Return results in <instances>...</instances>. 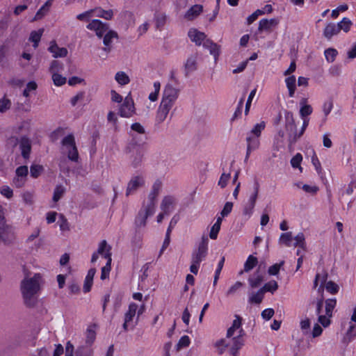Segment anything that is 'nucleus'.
Returning a JSON list of instances; mask_svg holds the SVG:
<instances>
[{"instance_id":"obj_1","label":"nucleus","mask_w":356,"mask_h":356,"mask_svg":"<svg viewBox=\"0 0 356 356\" xmlns=\"http://www.w3.org/2000/svg\"><path fill=\"white\" fill-rule=\"evenodd\" d=\"M42 276L35 273L33 277H25L20 283L23 303L28 308H34L38 303V294L41 289Z\"/></svg>"},{"instance_id":"obj_2","label":"nucleus","mask_w":356,"mask_h":356,"mask_svg":"<svg viewBox=\"0 0 356 356\" xmlns=\"http://www.w3.org/2000/svg\"><path fill=\"white\" fill-rule=\"evenodd\" d=\"M265 126L264 122L257 124L250 131V134H253L254 136H249L247 137L248 146L245 161L248 159L251 152L259 147V140L258 138L260 136L261 131L265 129Z\"/></svg>"},{"instance_id":"obj_3","label":"nucleus","mask_w":356,"mask_h":356,"mask_svg":"<svg viewBox=\"0 0 356 356\" xmlns=\"http://www.w3.org/2000/svg\"><path fill=\"white\" fill-rule=\"evenodd\" d=\"M285 129L288 134L289 145L294 144L298 139L296 125L292 112L285 111Z\"/></svg>"},{"instance_id":"obj_4","label":"nucleus","mask_w":356,"mask_h":356,"mask_svg":"<svg viewBox=\"0 0 356 356\" xmlns=\"http://www.w3.org/2000/svg\"><path fill=\"white\" fill-rule=\"evenodd\" d=\"M62 145L67 151V157L72 161H77L79 153L75 143V139L72 134H69L62 140Z\"/></svg>"},{"instance_id":"obj_5","label":"nucleus","mask_w":356,"mask_h":356,"mask_svg":"<svg viewBox=\"0 0 356 356\" xmlns=\"http://www.w3.org/2000/svg\"><path fill=\"white\" fill-rule=\"evenodd\" d=\"M207 245L208 238L207 236H203L197 249L194 250L192 254L191 261L200 264L204 259L207 254Z\"/></svg>"},{"instance_id":"obj_6","label":"nucleus","mask_w":356,"mask_h":356,"mask_svg":"<svg viewBox=\"0 0 356 356\" xmlns=\"http://www.w3.org/2000/svg\"><path fill=\"white\" fill-rule=\"evenodd\" d=\"M179 96V90L170 84H167L164 88L161 103L173 106Z\"/></svg>"},{"instance_id":"obj_7","label":"nucleus","mask_w":356,"mask_h":356,"mask_svg":"<svg viewBox=\"0 0 356 356\" xmlns=\"http://www.w3.org/2000/svg\"><path fill=\"white\" fill-rule=\"evenodd\" d=\"M259 184L258 182L255 183L254 191L250 195L248 202L245 204L243 210V213L245 216H250L253 212L257 199L259 193Z\"/></svg>"},{"instance_id":"obj_8","label":"nucleus","mask_w":356,"mask_h":356,"mask_svg":"<svg viewBox=\"0 0 356 356\" xmlns=\"http://www.w3.org/2000/svg\"><path fill=\"white\" fill-rule=\"evenodd\" d=\"M28 174L29 170L26 165L18 167L15 170V177L13 179V184L17 188L23 186L26 181Z\"/></svg>"},{"instance_id":"obj_9","label":"nucleus","mask_w":356,"mask_h":356,"mask_svg":"<svg viewBox=\"0 0 356 356\" xmlns=\"http://www.w3.org/2000/svg\"><path fill=\"white\" fill-rule=\"evenodd\" d=\"M87 29L95 31L96 35L101 38L108 31V26L99 19H93L87 25Z\"/></svg>"},{"instance_id":"obj_10","label":"nucleus","mask_w":356,"mask_h":356,"mask_svg":"<svg viewBox=\"0 0 356 356\" xmlns=\"http://www.w3.org/2000/svg\"><path fill=\"white\" fill-rule=\"evenodd\" d=\"M135 113L134 102L131 99L125 98L124 103L121 105L119 114L121 117L130 118Z\"/></svg>"},{"instance_id":"obj_11","label":"nucleus","mask_w":356,"mask_h":356,"mask_svg":"<svg viewBox=\"0 0 356 356\" xmlns=\"http://www.w3.org/2000/svg\"><path fill=\"white\" fill-rule=\"evenodd\" d=\"M244 334V330L243 329H240L238 334L232 339V343L230 345V353L233 356H236L238 350L243 346V337Z\"/></svg>"},{"instance_id":"obj_12","label":"nucleus","mask_w":356,"mask_h":356,"mask_svg":"<svg viewBox=\"0 0 356 356\" xmlns=\"http://www.w3.org/2000/svg\"><path fill=\"white\" fill-rule=\"evenodd\" d=\"M145 184V181L143 177L136 176L133 177L128 183L126 195L129 196L132 193H134L137 189L143 186Z\"/></svg>"},{"instance_id":"obj_13","label":"nucleus","mask_w":356,"mask_h":356,"mask_svg":"<svg viewBox=\"0 0 356 356\" xmlns=\"http://www.w3.org/2000/svg\"><path fill=\"white\" fill-rule=\"evenodd\" d=\"M0 237L4 245H10L14 242L15 236L11 227L8 226L0 229Z\"/></svg>"},{"instance_id":"obj_14","label":"nucleus","mask_w":356,"mask_h":356,"mask_svg":"<svg viewBox=\"0 0 356 356\" xmlns=\"http://www.w3.org/2000/svg\"><path fill=\"white\" fill-rule=\"evenodd\" d=\"M138 305L136 303H131L129 306L128 311L124 314V322L122 325L124 331L128 330L129 323L133 321V318L136 314Z\"/></svg>"},{"instance_id":"obj_15","label":"nucleus","mask_w":356,"mask_h":356,"mask_svg":"<svg viewBox=\"0 0 356 356\" xmlns=\"http://www.w3.org/2000/svg\"><path fill=\"white\" fill-rule=\"evenodd\" d=\"M172 108V106L161 102L156 112V121L158 123H161L164 122V120L167 118L169 112Z\"/></svg>"},{"instance_id":"obj_16","label":"nucleus","mask_w":356,"mask_h":356,"mask_svg":"<svg viewBox=\"0 0 356 356\" xmlns=\"http://www.w3.org/2000/svg\"><path fill=\"white\" fill-rule=\"evenodd\" d=\"M186 76L197 69V54L191 55L184 64Z\"/></svg>"},{"instance_id":"obj_17","label":"nucleus","mask_w":356,"mask_h":356,"mask_svg":"<svg viewBox=\"0 0 356 356\" xmlns=\"http://www.w3.org/2000/svg\"><path fill=\"white\" fill-rule=\"evenodd\" d=\"M19 148L22 157L25 159H29L31 151V140L25 136L22 137L19 140Z\"/></svg>"},{"instance_id":"obj_18","label":"nucleus","mask_w":356,"mask_h":356,"mask_svg":"<svg viewBox=\"0 0 356 356\" xmlns=\"http://www.w3.org/2000/svg\"><path fill=\"white\" fill-rule=\"evenodd\" d=\"M279 24V20L276 18L268 19H263L259 22L258 30L259 31H271L273 28L277 26Z\"/></svg>"},{"instance_id":"obj_19","label":"nucleus","mask_w":356,"mask_h":356,"mask_svg":"<svg viewBox=\"0 0 356 356\" xmlns=\"http://www.w3.org/2000/svg\"><path fill=\"white\" fill-rule=\"evenodd\" d=\"M202 44L205 49L209 50L210 54L214 56L216 62L220 55V47L210 39L205 40Z\"/></svg>"},{"instance_id":"obj_20","label":"nucleus","mask_w":356,"mask_h":356,"mask_svg":"<svg viewBox=\"0 0 356 356\" xmlns=\"http://www.w3.org/2000/svg\"><path fill=\"white\" fill-rule=\"evenodd\" d=\"M48 50L53 54L54 58H64L67 55V49L65 47H59L55 41H51Z\"/></svg>"},{"instance_id":"obj_21","label":"nucleus","mask_w":356,"mask_h":356,"mask_svg":"<svg viewBox=\"0 0 356 356\" xmlns=\"http://www.w3.org/2000/svg\"><path fill=\"white\" fill-rule=\"evenodd\" d=\"M118 33L114 31H107L104 33L103 43L104 44V47L103 48V50L106 51L107 54L109 53L111 50V43L112 40L113 38H118Z\"/></svg>"},{"instance_id":"obj_22","label":"nucleus","mask_w":356,"mask_h":356,"mask_svg":"<svg viewBox=\"0 0 356 356\" xmlns=\"http://www.w3.org/2000/svg\"><path fill=\"white\" fill-rule=\"evenodd\" d=\"M203 10V6L200 4H195L191 7L185 13L184 18L187 20H193L196 18Z\"/></svg>"},{"instance_id":"obj_23","label":"nucleus","mask_w":356,"mask_h":356,"mask_svg":"<svg viewBox=\"0 0 356 356\" xmlns=\"http://www.w3.org/2000/svg\"><path fill=\"white\" fill-rule=\"evenodd\" d=\"M188 35L190 39L198 46L201 45L207 37L204 33L200 32L197 29H191Z\"/></svg>"},{"instance_id":"obj_24","label":"nucleus","mask_w":356,"mask_h":356,"mask_svg":"<svg viewBox=\"0 0 356 356\" xmlns=\"http://www.w3.org/2000/svg\"><path fill=\"white\" fill-rule=\"evenodd\" d=\"M174 201L175 199L172 196H165L163 197L161 204V209L165 215H168L170 213Z\"/></svg>"},{"instance_id":"obj_25","label":"nucleus","mask_w":356,"mask_h":356,"mask_svg":"<svg viewBox=\"0 0 356 356\" xmlns=\"http://www.w3.org/2000/svg\"><path fill=\"white\" fill-rule=\"evenodd\" d=\"M339 33V28L337 24L329 23L325 28L323 31L324 36L330 39L333 35H335Z\"/></svg>"},{"instance_id":"obj_26","label":"nucleus","mask_w":356,"mask_h":356,"mask_svg":"<svg viewBox=\"0 0 356 356\" xmlns=\"http://www.w3.org/2000/svg\"><path fill=\"white\" fill-rule=\"evenodd\" d=\"M156 199H152L148 197L147 201L146 202H144L141 211L147 215L152 216L154 213Z\"/></svg>"},{"instance_id":"obj_27","label":"nucleus","mask_w":356,"mask_h":356,"mask_svg":"<svg viewBox=\"0 0 356 356\" xmlns=\"http://www.w3.org/2000/svg\"><path fill=\"white\" fill-rule=\"evenodd\" d=\"M92 10L95 13L96 17H102L106 20H110L113 17V11L111 9L105 10L101 8H96L95 9Z\"/></svg>"},{"instance_id":"obj_28","label":"nucleus","mask_w":356,"mask_h":356,"mask_svg":"<svg viewBox=\"0 0 356 356\" xmlns=\"http://www.w3.org/2000/svg\"><path fill=\"white\" fill-rule=\"evenodd\" d=\"M235 317L236 318L234 320L232 325L227 330V337L228 338L232 337L236 330L241 329V317L238 315H236Z\"/></svg>"},{"instance_id":"obj_29","label":"nucleus","mask_w":356,"mask_h":356,"mask_svg":"<svg viewBox=\"0 0 356 356\" xmlns=\"http://www.w3.org/2000/svg\"><path fill=\"white\" fill-rule=\"evenodd\" d=\"M111 247L108 245L107 242L104 240L102 241L99 245L97 250L98 254H102L104 258L107 259V254H109L110 257H111Z\"/></svg>"},{"instance_id":"obj_30","label":"nucleus","mask_w":356,"mask_h":356,"mask_svg":"<svg viewBox=\"0 0 356 356\" xmlns=\"http://www.w3.org/2000/svg\"><path fill=\"white\" fill-rule=\"evenodd\" d=\"M296 79L295 76H293V75L289 76L285 80L287 88L289 89V95L291 97H293L295 91H296Z\"/></svg>"},{"instance_id":"obj_31","label":"nucleus","mask_w":356,"mask_h":356,"mask_svg":"<svg viewBox=\"0 0 356 356\" xmlns=\"http://www.w3.org/2000/svg\"><path fill=\"white\" fill-rule=\"evenodd\" d=\"M264 293L261 289H260L256 293H252L249 297V302L250 303L260 304L264 299Z\"/></svg>"},{"instance_id":"obj_32","label":"nucleus","mask_w":356,"mask_h":356,"mask_svg":"<svg viewBox=\"0 0 356 356\" xmlns=\"http://www.w3.org/2000/svg\"><path fill=\"white\" fill-rule=\"evenodd\" d=\"M131 131L136 132L137 134L142 136L141 138H139L140 141H143L146 139V131L145 128L138 122H135L131 126Z\"/></svg>"},{"instance_id":"obj_33","label":"nucleus","mask_w":356,"mask_h":356,"mask_svg":"<svg viewBox=\"0 0 356 356\" xmlns=\"http://www.w3.org/2000/svg\"><path fill=\"white\" fill-rule=\"evenodd\" d=\"M264 280V277L258 272L255 273L253 277H250L248 279L250 286L253 289L258 287Z\"/></svg>"},{"instance_id":"obj_34","label":"nucleus","mask_w":356,"mask_h":356,"mask_svg":"<svg viewBox=\"0 0 356 356\" xmlns=\"http://www.w3.org/2000/svg\"><path fill=\"white\" fill-rule=\"evenodd\" d=\"M257 263H258L257 258L254 257L253 255H250L248 257V259L244 264V271L249 272L254 266H257Z\"/></svg>"},{"instance_id":"obj_35","label":"nucleus","mask_w":356,"mask_h":356,"mask_svg":"<svg viewBox=\"0 0 356 356\" xmlns=\"http://www.w3.org/2000/svg\"><path fill=\"white\" fill-rule=\"evenodd\" d=\"M337 304L336 299H327L325 300V314L328 318L332 316V311Z\"/></svg>"},{"instance_id":"obj_36","label":"nucleus","mask_w":356,"mask_h":356,"mask_svg":"<svg viewBox=\"0 0 356 356\" xmlns=\"http://www.w3.org/2000/svg\"><path fill=\"white\" fill-rule=\"evenodd\" d=\"M106 257H107V263H106V266L102 268V273H101V279L102 280H105L107 277H108L109 273H110L111 268V261H112L111 257H110L109 254H107Z\"/></svg>"},{"instance_id":"obj_37","label":"nucleus","mask_w":356,"mask_h":356,"mask_svg":"<svg viewBox=\"0 0 356 356\" xmlns=\"http://www.w3.org/2000/svg\"><path fill=\"white\" fill-rule=\"evenodd\" d=\"M115 79L116 81L120 85H126L128 84L130 81V79L128 75L124 72H118L116 73Z\"/></svg>"},{"instance_id":"obj_38","label":"nucleus","mask_w":356,"mask_h":356,"mask_svg":"<svg viewBox=\"0 0 356 356\" xmlns=\"http://www.w3.org/2000/svg\"><path fill=\"white\" fill-rule=\"evenodd\" d=\"M95 325L89 326L86 331V343L91 345L95 339L96 333L94 330Z\"/></svg>"},{"instance_id":"obj_39","label":"nucleus","mask_w":356,"mask_h":356,"mask_svg":"<svg viewBox=\"0 0 356 356\" xmlns=\"http://www.w3.org/2000/svg\"><path fill=\"white\" fill-rule=\"evenodd\" d=\"M65 191V188L62 185L56 186L54 192L53 200L56 202H58L63 197Z\"/></svg>"},{"instance_id":"obj_40","label":"nucleus","mask_w":356,"mask_h":356,"mask_svg":"<svg viewBox=\"0 0 356 356\" xmlns=\"http://www.w3.org/2000/svg\"><path fill=\"white\" fill-rule=\"evenodd\" d=\"M293 240V236L291 232H286L281 234L280 237V243H284L286 246H290L291 243Z\"/></svg>"},{"instance_id":"obj_41","label":"nucleus","mask_w":356,"mask_h":356,"mask_svg":"<svg viewBox=\"0 0 356 356\" xmlns=\"http://www.w3.org/2000/svg\"><path fill=\"white\" fill-rule=\"evenodd\" d=\"M149 216H150L145 213L144 211H140L136 220V225L138 226L145 227L146 225L147 219Z\"/></svg>"},{"instance_id":"obj_42","label":"nucleus","mask_w":356,"mask_h":356,"mask_svg":"<svg viewBox=\"0 0 356 356\" xmlns=\"http://www.w3.org/2000/svg\"><path fill=\"white\" fill-rule=\"evenodd\" d=\"M44 168L42 165L38 164H33L30 168L31 176L33 178H37L41 174Z\"/></svg>"},{"instance_id":"obj_43","label":"nucleus","mask_w":356,"mask_h":356,"mask_svg":"<svg viewBox=\"0 0 356 356\" xmlns=\"http://www.w3.org/2000/svg\"><path fill=\"white\" fill-rule=\"evenodd\" d=\"M278 288V284L276 281H270L266 284H264V286L261 288V290H263L264 293H265L267 291L270 292H274L276 291Z\"/></svg>"},{"instance_id":"obj_44","label":"nucleus","mask_w":356,"mask_h":356,"mask_svg":"<svg viewBox=\"0 0 356 356\" xmlns=\"http://www.w3.org/2000/svg\"><path fill=\"white\" fill-rule=\"evenodd\" d=\"M351 25V21L346 17H344L339 23L337 24V26H339V31L343 30L345 32H348L349 31Z\"/></svg>"},{"instance_id":"obj_45","label":"nucleus","mask_w":356,"mask_h":356,"mask_svg":"<svg viewBox=\"0 0 356 356\" xmlns=\"http://www.w3.org/2000/svg\"><path fill=\"white\" fill-rule=\"evenodd\" d=\"M52 79L54 83L58 86H60L65 84L66 82V78L58 74L57 72H54V74H52Z\"/></svg>"},{"instance_id":"obj_46","label":"nucleus","mask_w":356,"mask_h":356,"mask_svg":"<svg viewBox=\"0 0 356 356\" xmlns=\"http://www.w3.org/2000/svg\"><path fill=\"white\" fill-rule=\"evenodd\" d=\"M302 160V156L301 154H296L291 160V164L293 168H298L300 170H302V168L300 167V163Z\"/></svg>"},{"instance_id":"obj_47","label":"nucleus","mask_w":356,"mask_h":356,"mask_svg":"<svg viewBox=\"0 0 356 356\" xmlns=\"http://www.w3.org/2000/svg\"><path fill=\"white\" fill-rule=\"evenodd\" d=\"M337 55V51L334 49L330 48L325 51V56L327 60L332 63Z\"/></svg>"},{"instance_id":"obj_48","label":"nucleus","mask_w":356,"mask_h":356,"mask_svg":"<svg viewBox=\"0 0 356 356\" xmlns=\"http://www.w3.org/2000/svg\"><path fill=\"white\" fill-rule=\"evenodd\" d=\"M161 187V184L159 181H156L153 186L152 190L151 193L149 194L148 197H151L152 199H156V197L158 196L160 189Z\"/></svg>"},{"instance_id":"obj_49","label":"nucleus","mask_w":356,"mask_h":356,"mask_svg":"<svg viewBox=\"0 0 356 356\" xmlns=\"http://www.w3.org/2000/svg\"><path fill=\"white\" fill-rule=\"evenodd\" d=\"M161 84L156 81L154 83V92H151L149 95V99L152 102H154L157 99L158 95L160 91Z\"/></svg>"},{"instance_id":"obj_50","label":"nucleus","mask_w":356,"mask_h":356,"mask_svg":"<svg viewBox=\"0 0 356 356\" xmlns=\"http://www.w3.org/2000/svg\"><path fill=\"white\" fill-rule=\"evenodd\" d=\"M60 228L62 231H68L70 229L69 224L67 218L64 216L63 214L59 215V220H58Z\"/></svg>"},{"instance_id":"obj_51","label":"nucleus","mask_w":356,"mask_h":356,"mask_svg":"<svg viewBox=\"0 0 356 356\" xmlns=\"http://www.w3.org/2000/svg\"><path fill=\"white\" fill-rule=\"evenodd\" d=\"M43 33V29H39L38 31H33L31 33L29 40L33 42H39L41 38V36Z\"/></svg>"},{"instance_id":"obj_52","label":"nucleus","mask_w":356,"mask_h":356,"mask_svg":"<svg viewBox=\"0 0 356 356\" xmlns=\"http://www.w3.org/2000/svg\"><path fill=\"white\" fill-rule=\"evenodd\" d=\"M11 102L9 99L3 98L0 99V112L4 113L10 108Z\"/></svg>"},{"instance_id":"obj_53","label":"nucleus","mask_w":356,"mask_h":356,"mask_svg":"<svg viewBox=\"0 0 356 356\" xmlns=\"http://www.w3.org/2000/svg\"><path fill=\"white\" fill-rule=\"evenodd\" d=\"M296 243H294L295 246H299L300 248L304 249L305 246V236L302 233H299L295 238Z\"/></svg>"},{"instance_id":"obj_54","label":"nucleus","mask_w":356,"mask_h":356,"mask_svg":"<svg viewBox=\"0 0 356 356\" xmlns=\"http://www.w3.org/2000/svg\"><path fill=\"white\" fill-rule=\"evenodd\" d=\"M94 13L93 10H88L83 13H81L76 16V18L80 21L88 22Z\"/></svg>"},{"instance_id":"obj_55","label":"nucleus","mask_w":356,"mask_h":356,"mask_svg":"<svg viewBox=\"0 0 356 356\" xmlns=\"http://www.w3.org/2000/svg\"><path fill=\"white\" fill-rule=\"evenodd\" d=\"M190 344V339L188 336H183L179 341L177 344V350H180L181 348L187 347Z\"/></svg>"},{"instance_id":"obj_56","label":"nucleus","mask_w":356,"mask_h":356,"mask_svg":"<svg viewBox=\"0 0 356 356\" xmlns=\"http://www.w3.org/2000/svg\"><path fill=\"white\" fill-rule=\"evenodd\" d=\"M284 264V261H282L280 264H275L271 266L268 268V273L272 275H276L277 274H278L281 266H283Z\"/></svg>"},{"instance_id":"obj_57","label":"nucleus","mask_w":356,"mask_h":356,"mask_svg":"<svg viewBox=\"0 0 356 356\" xmlns=\"http://www.w3.org/2000/svg\"><path fill=\"white\" fill-rule=\"evenodd\" d=\"M37 88V84L35 81H30L27 83L26 88L23 91V95L26 97L29 96V92L31 90H35Z\"/></svg>"},{"instance_id":"obj_58","label":"nucleus","mask_w":356,"mask_h":356,"mask_svg":"<svg viewBox=\"0 0 356 356\" xmlns=\"http://www.w3.org/2000/svg\"><path fill=\"white\" fill-rule=\"evenodd\" d=\"M325 288L327 291L332 294L337 293L339 290V286L332 281L327 282Z\"/></svg>"},{"instance_id":"obj_59","label":"nucleus","mask_w":356,"mask_h":356,"mask_svg":"<svg viewBox=\"0 0 356 356\" xmlns=\"http://www.w3.org/2000/svg\"><path fill=\"white\" fill-rule=\"evenodd\" d=\"M232 207H233L232 202H226L222 210L220 212V215L222 216V217H225V216H228L231 213V211L232 210Z\"/></svg>"},{"instance_id":"obj_60","label":"nucleus","mask_w":356,"mask_h":356,"mask_svg":"<svg viewBox=\"0 0 356 356\" xmlns=\"http://www.w3.org/2000/svg\"><path fill=\"white\" fill-rule=\"evenodd\" d=\"M40 233V229L39 228H35L33 232L27 237L26 240V243L30 244L31 243L35 238H37Z\"/></svg>"},{"instance_id":"obj_61","label":"nucleus","mask_w":356,"mask_h":356,"mask_svg":"<svg viewBox=\"0 0 356 356\" xmlns=\"http://www.w3.org/2000/svg\"><path fill=\"white\" fill-rule=\"evenodd\" d=\"M264 14V11H262L261 10H257L255 12H254L252 15H250L248 19L247 22L248 24H251L253 22H254L259 15Z\"/></svg>"},{"instance_id":"obj_62","label":"nucleus","mask_w":356,"mask_h":356,"mask_svg":"<svg viewBox=\"0 0 356 356\" xmlns=\"http://www.w3.org/2000/svg\"><path fill=\"white\" fill-rule=\"evenodd\" d=\"M0 193L3 196L7 198H10L13 197V190L8 186H3L0 188Z\"/></svg>"},{"instance_id":"obj_63","label":"nucleus","mask_w":356,"mask_h":356,"mask_svg":"<svg viewBox=\"0 0 356 356\" xmlns=\"http://www.w3.org/2000/svg\"><path fill=\"white\" fill-rule=\"evenodd\" d=\"M312 113V108L310 105H304L300 110V115L304 118L310 115Z\"/></svg>"},{"instance_id":"obj_64","label":"nucleus","mask_w":356,"mask_h":356,"mask_svg":"<svg viewBox=\"0 0 356 356\" xmlns=\"http://www.w3.org/2000/svg\"><path fill=\"white\" fill-rule=\"evenodd\" d=\"M90 350L84 346H80L76 351V356H90Z\"/></svg>"}]
</instances>
